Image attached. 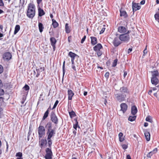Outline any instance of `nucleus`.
<instances>
[{"label": "nucleus", "mask_w": 159, "mask_h": 159, "mask_svg": "<svg viewBox=\"0 0 159 159\" xmlns=\"http://www.w3.org/2000/svg\"><path fill=\"white\" fill-rule=\"evenodd\" d=\"M35 6L34 4L30 3L28 7L27 12V16L31 18H32L35 15Z\"/></svg>", "instance_id": "obj_1"}, {"label": "nucleus", "mask_w": 159, "mask_h": 159, "mask_svg": "<svg viewBox=\"0 0 159 159\" xmlns=\"http://www.w3.org/2000/svg\"><path fill=\"white\" fill-rule=\"evenodd\" d=\"M45 130L44 127L42 125H40L38 129L39 139L45 135Z\"/></svg>", "instance_id": "obj_2"}, {"label": "nucleus", "mask_w": 159, "mask_h": 159, "mask_svg": "<svg viewBox=\"0 0 159 159\" xmlns=\"http://www.w3.org/2000/svg\"><path fill=\"white\" fill-rule=\"evenodd\" d=\"M129 35L126 34H120L119 37V39L121 41L126 43L129 41Z\"/></svg>", "instance_id": "obj_3"}, {"label": "nucleus", "mask_w": 159, "mask_h": 159, "mask_svg": "<svg viewBox=\"0 0 159 159\" xmlns=\"http://www.w3.org/2000/svg\"><path fill=\"white\" fill-rule=\"evenodd\" d=\"M45 152L46 153L44 156L45 159H52V153L51 150V148H47Z\"/></svg>", "instance_id": "obj_4"}, {"label": "nucleus", "mask_w": 159, "mask_h": 159, "mask_svg": "<svg viewBox=\"0 0 159 159\" xmlns=\"http://www.w3.org/2000/svg\"><path fill=\"white\" fill-rule=\"evenodd\" d=\"M115 96L117 100L120 102L125 100L126 97V94H115Z\"/></svg>", "instance_id": "obj_5"}, {"label": "nucleus", "mask_w": 159, "mask_h": 159, "mask_svg": "<svg viewBox=\"0 0 159 159\" xmlns=\"http://www.w3.org/2000/svg\"><path fill=\"white\" fill-rule=\"evenodd\" d=\"M50 118L51 120L55 124L58 123V119L57 118L55 112L52 111L50 115Z\"/></svg>", "instance_id": "obj_6"}, {"label": "nucleus", "mask_w": 159, "mask_h": 159, "mask_svg": "<svg viewBox=\"0 0 159 159\" xmlns=\"http://www.w3.org/2000/svg\"><path fill=\"white\" fill-rule=\"evenodd\" d=\"M55 133V131L54 129L47 130L46 134L47 136V139H51L54 135Z\"/></svg>", "instance_id": "obj_7"}, {"label": "nucleus", "mask_w": 159, "mask_h": 159, "mask_svg": "<svg viewBox=\"0 0 159 159\" xmlns=\"http://www.w3.org/2000/svg\"><path fill=\"white\" fill-rule=\"evenodd\" d=\"M12 57L11 53L9 52H6L4 53L3 55V58L4 61H8Z\"/></svg>", "instance_id": "obj_8"}, {"label": "nucleus", "mask_w": 159, "mask_h": 159, "mask_svg": "<svg viewBox=\"0 0 159 159\" xmlns=\"http://www.w3.org/2000/svg\"><path fill=\"white\" fill-rule=\"evenodd\" d=\"M140 6L138 4L134 3L133 2H132V8L134 12L140 9Z\"/></svg>", "instance_id": "obj_9"}, {"label": "nucleus", "mask_w": 159, "mask_h": 159, "mask_svg": "<svg viewBox=\"0 0 159 159\" xmlns=\"http://www.w3.org/2000/svg\"><path fill=\"white\" fill-rule=\"evenodd\" d=\"M50 41L52 46V47L53 51L55 50V45L57 43V40L54 37H51L50 38Z\"/></svg>", "instance_id": "obj_10"}, {"label": "nucleus", "mask_w": 159, "mask_h": 159, "mask_svg": "<svg viewBox=\"0 0 159 159\" xmlns=\"http://www.w3.org/2000/svg\"><path fill=\"white\" fill-rule=\"evenodd\" d=\"M119 38L115 37L113 41V44L115 47H117L121 43V42L119 39Z\"/></svg>", "instance_id": "obj_11"}, {"label": "nucleus", "mask_w": 159, "mask_h": 159, "mask_svg": "<svg viewBox=\"0 0 159 159\" xmlns=\"http://www.w3.org/2000/svg\"><path fill=\"white\" fill-rule=\"evenodd\" d=\"M121 107L120 111H122L123 113H125L127 109L128 106L125 103H122L120 105Z\"/></svg>", "instance_id": "obj_12"}, {"label": "nucleus", "mask_w": 159, "mask_h": 159, "mask_svg": "<svg viewBox=\"0 0 159 159\" xmlns=\"http://www.w3.org/2000/svg\"><path fill=\"white\" fill-rule=\"evenodd\" d=\"M118 31L119 33L123 34L126 32L127 30L125 27L123 26H120L118 28Z\"/></svg>", "instance_id": "obj_13"}, {"label": "nucleus", "mask_w": 159, "mask_h": 159, "mask_svg": "<svg viewBox=\"0 0 159 159\" xmlns=\"http://www.w3.org/2000/svg\"><path fill=\"white\" fill-rule=\"evenodd\" d=\"M120 91L121 93V94H126L129 93V91L126 87H123L120 89Z\"/></svg>", "instance_id": "obj_14"}, {"label": "nucleus", "mask_w": 159, "mask_h": 159, "mask_svg": "<svg viewBox=\"0 0 159 159\" xmlns=\"http://www.w3.org/2000/svg\"><path fill=\"white\" fill-rule=\"evenodd\" d=\"M38 15L39 16H42L45 14V12L43 9H41L39 6L38 7Z\"/></svg>", "instance_id": "obj_15"}, {"label": "nucleus", "mask_w": 159, "mask_h": 159, "mask_svg": "<svg viewBox=\"0 0 159 159\" xmlns=\"http://www.w3.org/2000/svg\"><path fill=\"white\" fill-rule=\"evenodd\" d=\"M157 151V148H155L152 151L150 152L147 155L148 157L150 158L153 154L155 153Z\"/></svg>", "instance_id": "obj_16"}, {"label": "nucleus", "mask_w": 159, "mask_h": 159, "mask_svg": "<svg viewBox=\"0 0 159 159\" xmlns=\"http://www.w3.org/2000/svg\"><path fill=\"white\" fill-rule=\"evenodd\" d=\"M68 95V99L71 100L72 97L74 95V93L71 89H68L67 91Z\"/></svg>", "instance_id": "obj_17"}, {"label": "nucleus", "mask_w": 159, "mask_h": 159, "mask_svg": "<svg viewBox=\"0 0 159 159\" xmlns=\"http://www.w3.org/2000/svg\"><path fill=\"white\" fill-rule=\"evenodd\" d=\"M137 112V109L135 106H133L131 107V113L133 115H135Z\"/></svg>", "instance_id": "obj_18"}, {"label": "nucleus", "mask_w": 159, "mask_h": 159, "mask_svg": "<svg viewBox=\"0 0 159 159\" xmlns=\"http://www.w3.org/2000/svg\"><path fill=\"white\" fill-rule=\"evenodd\" d=\"M102 47L100 43H98L93 48V49L95 51L100 50Z\"/></svg>", "instance_id": "obj_19"}, {"label": "nucleus", "mask_w": 159, "mask_h": 159, "mask_svg": "<svg viewBox=\"0 0 159 159\" xmlns=\"http://www.w3.org/2000/svg\"><path fill=\"white\" fill-rule=\"evenodd\" d=\"M151 81L152 84L156 85L158 83V80L157 78L152 77Z\"/></svg>", "instance_id": "obj_20"}, {"label": "nucleus", "mask_w": 159, "mask_h": 159, "mask_svg": "<svg viewBox=\"0 0 159 159\" xmlns=\"http://www.w3.org/2000/svg\"><path fill=\"white\" fill-rule=\"evenodd\" d=\"M91 43L92 45H94L97 43V39L96 38L94 37H91Z\"/></svg>", "instance_id": "obj_21"}, {"label": "nucleus", "mask_w": 159, "mask_h": 159, "mask_svg": "<svg viewBox=\"0 0 159 159\" xmlns=\"http://www.w3.org/2000/svg\"><path fill=\"white\" fill-rule=\"evenodd\" d=\"M44 70V69L42 67H40L39 69L36 68V71L37 74L35 75L36 77L38 78L40 72Z\"/></svg>", "instance_id": "obj_22"}, {"label": "nucleus", "mask_w": 159, "mask_h": 159, "mask_svg": "<svg viewBox=\"0 0 159 159\" xmlns=\"http://www.w3.org/2000/svg\"><path fill=\"white\" fill-rule=\"evenodd\" d=\"M144 135L147 141H149L150 139V133L147 130L144 131Z\"/></svg>", "instance_id": "obj_23"}, {"label": "nucleus", "mask_w": 159, "mask_h": 159, "mask_svg": "<svg viewBox=\"0 0 159 159\" xmlns=\"http://www.w3.org/2000/svg\"><path fill=\"white\" fill-rule=\"evenodd\" d=\"M47 144V141L46 139H41L40 141V146L42 148L44 145H46Z\"/></svg>", "instance_id": "obj_24"}, {"label": "nucleus", "mask_w": 159, "mask_h": 159, "mask_svg": "<svg viewBox=\"0 0 159 159\" xmlns=\"http://www.w3.org/2000/svg\"><path fill=\"white\" fill-rule=\"evenodd\" d=\"M120 16H124V17L125 18H126L128 17V15L127 14V13L124 10H120Z\"/></svg>", "instance_id": "obj_25"}, {"label": "nucleus", "mask_w": 159, "mask_h": 159, "mask_svg": "<svg viewBox=\"0 0 159 159\" xmlns=\"http://www.w3.org/2000/svg\"><path fill=\"white\" fill-rule=\"evenodd\" d=\"M52 123L50 122H48L45 126V127L47 128V130L52 129Z\"/></svg>", "instance_id": "obj_26"}, {"label": "nucleus", "mask_w": 159, "mask_h": 159, "mask_svg": "<svg viewBox=\"0 0 159 159\" xmlns=\"http://www.w3.org/2000/svg\"><path fill=\"white\" fill-rule=\"evenodd\" d=\"M152 73V77L157 78V77L159 75V73L157 70H156L151 72Z\"/></svg>", "instance_id": "obj_27"}, {"label": "nucleus", "mask_w": 159, "mask_h": 159, "mask_svg": "<svg viewBox=\"0 0 159 159\" xmlns=\"http://www.w3.org/2000/svg\"><path fill=\"white\" fill-rule=\"evenodd\" d=\"M68 55L71 58V59L74 60L75 57L77 55L71 52H70L69 53Z\"/></svg>", "instance_id": "obj_28"}, {"label": "nucleus", "mask_w": 159, "mask_h": 159, "mask_svg": "<svg viewBox=\"0 0 159 159\" xmlns=\"http://www.w3.org/2000/svg\"><path fill=\"white\" fill-rule=\"evenodd\" d=\"M65 30L66 33L68 34L70 32V28L68 26V24L66 23L65 25Z\"/></svg>", "instance_id": "obj_29"}, {"label": "nucleus", "mask_w": 159, "mask_h": 159, "mask_svg": "<svg viewBox=\"0 0 159 159\" xmlns=\"http://www.w3.org/2000/svg\"><path fill=\"white\" fill-rule=\"evenodd\" d=\"M38 26L39 31L41 33L43 31V29H44L43 25L42 23L39 22V23Z\"/></svg>", "instance_id": "obj_30"}, {"label": "nucleus", "mask_w": 159, "mask_h": 159, "mask_svg": "<svg viewBox=\"0 0 159 159\" xmlns=\"http://www.w3.org/2000/svg\"><path fill=\"white\" fill-rule=\"evenodd\" d=\"M20 26L19 25H16L15 27L14 34H16L20 30Z\"/></svg>", "instance_id": "obj_31"}, {"label": "nucleus", "mask_w": 159, "mask_h": 159, "mask_svg": "<svg viewBox=\"0 0 159 159\" xmlns=\"http://www.w3.org/2000/svg\"><path fill=\"white\" fill-rule=\"evenodd\" d=\"M136 118V116L134 115L130 116L128 118V120L130 121H133Z\"/></svg>", "instance_id": "obj_32"}, {"label": "nucleus", "mask_w": 159, "mask_h": 159, "mask_svg": "<svg viewBox=\"0 0 159 159\" xmlns=\"http://www.w3.org/2000/svg\"><path fill=\"white\" fill-rule=\"evenodd\" d=\"M48 109H48V110L46 111V112L44 113V116L42 118V120H44L48 116L49 114Z\"/></svg>", "instance_id": "obj_33"}, {"label": "nucleus", "mask_w": 159, "mask_h": 159, "mask_svg": "<svg viewBox=\"0 0 159 159\" xmlns=\"http://www.w3.org/2000/svg\"><path fill=\"white\" fill-rule=\"evenodd\" d=\"M52 25L53 26V27L54 28L57 27L58 25V23L54 19H52Z\"/></svg>", "instance_id": "obj_34"}, {"label": "nucleus", "mask_w": 159, "mask_h": 159, "mask_svg": "<svg viewBox=\"0 0 159 159\" xmlns=\"http://www.w3.org/2000/svg\"><path fill=\"white\" fill-rule=\"evenodd\" d=\"M123 134L122 133L120 132L119 134V140L120 142H122L124 141V139L123 137Z\"/></svg>", "instance_id": "obj_35"}, {"label": "nucleus", "mask_w": 159, "mask_h": 159, "mask_svg": "<svg viewBox=\"0 0 159 159\" xmlns=\"http://www.w3.org/2000/svg\"><path fill=\"white\" fill-rule=\"evenodd\" d=\"M69 113L70 116L71 118L74 117L76 115L75 112L73 111H72L71 112H69Z\"/></svg>", "instance_id": "obj_36"}, {"label": "nucleus", "mask_w": 159, "mask_h": 159, "mask_svg": "<svg viewBox=\"0 0 159 159\" xmlns=\"http://www.w3.org/2000/svg\"><path fill=\"white\" fill-rule=\"evenodd\" d=\"M16 157H18V158H22V153L21 152H18L16 153Z\"/></svg>", "instance_id": "obj_37"}, {"label": "nucleus", "mask_w": 159, "mask_h": 159, "mask_svg": "<svg viewBox=\"0 0 159 159\" xmlns=\"http://www.w3.org/2000/svg\"><path fill=\"white\" fill-rule=\"evenodd\" d=\"M74 60L71 59V61L72 63V68L75 70H76V68L75 66L74 65Z\"/></svg>", "instance_id": "obj_38"}, {"label": "nucleus", "mask_w": 159, "mask_h": 159, "mask_svg": "<svg viewBox=\"0 0 159 159\" xmlns=\"http://www.w3.org/2000/svg\"><path fill=\"white\" fill-rule=\"evenodd\" d=\"M156 20L159 22V13H156L154 15Z\"/></svg>", "instance_id": "obj_39"}, {"label": "nucleus", "mask_w": 159, "mask_h": 159, "mask_svg": "<svg viewBox=\"0 0 159 159\" xmlns=\"http://www.w3.org/2000/svg\"><path fill=\"white\" fill-rule=\"evenodd\" d=\"M65 61H64L63 63V65L62 66V70H63V78L64 75L65 74Z\"/></svg>", "instance_id": "obj_40"}, {"label": "nucleus", "mask_w": 159, "mask_h": 159, "mask_svg": "<svg viewBox=\"0 0 159 159\" xmlns=\"http://www.w3.org/2000/svg\"><path fill=\"white\" fill-rule=\"evenodd\" d=\"M117 59H116L115 60H114L112 64V67H115L117 65Z\"/></svg>", "instance_id": "obj_41"}, {"label": "nucleus", "mask_w": 159, "mask_h": 159, "mask_svg": "<svg viewBox=\"0 0 159 159\" xmlns=\"http://www.w3.org/2000/svg\"><path fill=\"white\" fill-rule=\"evenodd\" d=\"M48 145L49 147L51 148V146L52 144V140H51V139H48Z\"/></svg>", "instance_id": "obj_42"}, {"label": "nucleus", "mask_w": 159, "mask_h": 159, "mask_svg": "<svg viewBox=\"0 0 159 159\" xmlns=\"http://www.w3.org/2000/svg\"><path fill=\"white\" fill-rule=\"evenodd\" d=\"M23 88L26 91H28L30 89V87L28 85L25 84Z\"/></svg>", "instance_id": "obj_43"}, {"label": "nucleus", "mask_w": 159, "mask_h": 159, "mask_svg": "<svg viewBox=\"0 0 159 159\" xmlns=\"http://www.w3.org/2000/svg\"><path fill=\"white\" fill-rule=\"evenodd\" d=\"M97 52V54L98 57H100L101 56L102 54V52L100 50L96 51Z\"/></svg>", "instance_id": "obj_44"}, {"label": "nucleus", "mask_w": 159, "mask_h": 159, "mask_svg": "<svg viewBox=\"0 0 159 159\" xmlns=\"http://www.w3.org/2000/svg\"><path fill=\"white\" fill-rule=\"evenodd\" d=\"M75 122V124H74L73 125V127L76 130V129L77 127V126L78 125V122L77 120H76Z\"/></svg>", "instance_id": "obj_45"}, {"label": "nucleus", "mask_w": 159, "mask_h": 159, "mask_svg": "<svg viewBox=\"0 0 159 159\" xmlns=\"http://www.w3.org/2000/svg\"><path fill=\"white\" fill-rule=\"evenodd\" d=\"M4 93V90L0 88V96L3 95Z\"/></svg>", "instance_id": "obj_46"}, {"label": "nucleus", "mask_w": 159, "mask_h": 159, "mask_svg": "<svg viewBox=\"0 0 159 159\" xmlns=\"http://www.w3.org/2000/svg\"><path fill=\"white\" fill-rule=\"evenodd\" d=\"M58 102H58V100L56 101L55 104L54 105V106H53V108H52V109H54V108H55L56 107L57 105V104L58 103Z\"/></svg>", "instance_id": "obj_47"}, {"label": "nucleus", "mask_w": 159, "mask_h": 159, "mask_svg": "<svg viewBox=\"0 0 159 159\" xmlns=\"http://www.w3.org/2000/svg\"><path fill=\"white\" fill-rule=\"evenodd\" d=\"M146 121L150 122H152V120L150 119V116H148L146 117Z\"/></svg>", "instance_id": "obj_48"}, {"label": "nucleus", "mask_w": 159, "mask_h": 159, "mask_svg": "<svg viewBox=\"0 0 159 159\" xmlns=\"http://www.w3.org/2000/svg\"><path fill=\"white\" fill-rule=\"evenodd\" d=\"M86 38V36L85 35H84V37L82 39L81 41V43H83L84 41H85V39Z\"/></svg>", "instance_id": "obj_49"}, {"label": "nucleus", "mask_w": 159, "mask_h": 159, "mask_svg": "<svg viewBox=\"0 0 159 159\" xmlns=\"http://www.w3.org/2000/svg\"><path fill=\"white\" fill-rule=\"evenodd\" d=\"M3 70V69L2 66L0 65V74L2 73Z\"/></svg>", "instance_id": "obj_50"}, {"label": "nucleus", "mask_w": 159, "mask_h": 159, "mask_svg": "<svg viewBox=\"0 0 159 159\" xmlns=\"http://www.w3.org/2000/svg\"><path fill=\"white\" fill-rule=\"evenodd\" d=\"M109 73L108 72H106L105 74V77L107 79H108L109 77Z\"/></svg>", "instance_id": "obj_51"}, {"label": "nucleus", "mask_w": 159, "mask_h": 159, "mask_svg": "<svg viewBox=\"0 0 159 159\" xmlns=\"http://www.w3.org/2000/svg\"><path fill=\"white\" fill-rule=\"evenodd\" d=\"M105 28H102V29L100 31V34H101L103 33L104 31H105Z\"/></svg>", "instance_id": "obj_52"}, {"label": "nucleus", "mask_w": 159, "mask_h": 159, "mask_svg": "<svg viewBox=\"0 0 159 159\" xmlns=\"http://www.w3.org/2000/svg\"><path fill=\"white\" fill-rule=\"evenodd\" d=\"M122 147L124 149H125L127 148L128 146L126 144H123L122 145Z\"/></svg>", "instance_id": "obj_53"}, {"label": "nucleus", "mask_w": 159, "mask_h": 159, "mask_svg": "<svg viewBox=\"0 0 159 159\" xmlns=\"http://www.w3.org/2000/svg\"><path fill=\"white\" fill-rule=\"evenodd\" d=\"M4 4L2 0H0V6H3Z\"/></svg>", "instance_id": "obj_54"}, {"label": "nucleus", "mask_w": 159, "mask_h": 159, "mask_svg": "<svg viewBox=\"0 0 159 159\" xmlns=\"http://www.w3.org/2000/svg\"><path fill=\"white\" fill-rule=\"evenodd\" d=\"M147 48L146 47L145 49L143 51V56H144L146 54H147Z\"/></svg>", "instance_id": "obj_55"}, {"label": "nucleus", "mask_w": 159, "mask_h": 159, "mask_svg": "<svg viewBox=\"0 0 159 159\" xmlns=\"http://www.w3.org/2000/svg\"><path fill=\"white\" fill-rule=\"evenodd\" d=\"M42 0H37V2L38 6H39V4L42 2Z\"/></svg>", "instance_id": "obj_56"}, {"label": "nucleus", "mask_w": 159, "mask_h": 159, "mask_svg": "<svg viewBox=\"0 0 159 159\" xmlns=\"http://www.w3.org/2000/svg\"><path fill=\"white\" fill-rule=\"evenodd\" d=\"M132 51V48H129L128 49V53H129Z\"/></svg>", "instance_id": "obj_57"}, {"label": "nucleus", "mask_w": 159, "mask_h": 159, "mask_svg": "<svg viewBox=\"0 0 159 159\" xmlns=\"http://www.w3.org/2000/svg\"><path fill=\"white\" fill-rule=\"evenodd\" d=\"M3 98L2 97H0V102H3Z\"/></svg>", "instance_id": "obj_58"}, {"label": "nucleus", "mask_w": 159, "mask_h": 159, "mask_svg": "<svg viewBox=\"0 0 159 159\" xmlns=\"http://www.w3.org/2000/svg\"><path fill=\"white\" fill-rule=\"evenodd\" d=\"M127 159H131L130 156L129 155H127L126 156Z\"/></svg>", "instance_id": "obj_59"}, {"label": "nucleus", "mask_w": 159, "mask_h": 159, "mask_svg": "<svg viewBox=\"0 0 159 159\" xmlns=\"http://www.w3.org/2000/svg\"><path fill=\"white\" fill-rule=\"evenodd\" d=\"M145 3V0H143L141 2H140V4H141V5H143Z\"/></svg>", "instance_id": "obj_60"}, {"label": "nucleus", "mask_w": 159, "mask_h": 159, "mask_svg": "<svg viewBox=\"0 0 159 159\" xmlns=\"http://www.w3.org/2000/svg\"><path fill=\"white\" fill-rule=\"evenodd\" d=\"M127 75V72L126 71H124V78L125 77V76H126Z\"/></svg>", "instance_id": "obj_61"}, {"label": "nucleus", "mask_w": 159, "mask_h": 159, "mask_svg": "<svg viewBox=\"0 0 159 159\" xmlns=\"http://www.w3.org/2000/svg\"><path fill=\"white\" fill-rule=\"evenodd\" d=\"M3 86V84L1 80H0V87H2Z\"/></svg>", "instance_id": "obj_62"}, {"label": "nucleus", "mask_w": 159, "mask_h": 159, "mask_svg": "<svg viewBox=\"0 0 159 159\" xmlns=\"http://www.w3.org/2000/svg\"><path fill=\"white\" fill-rule=\"evenodd\" d=\"M144 125L145 127H147L148 125V123L147 122H145L144 123Z\"/></svg>", "instance_id": "obj_63"}, {"label": "nucleus", "mask_w": 159, "mask_h": 159, "mask_svg": "<svg viewBox=\"0 0 159 159\" xmlns=\"http://www.w3.org/2000/svg\"><path fill=\"white\" fill-rule=\"evenodd\" d=\"M87 93H88L87 92L85 91V92H84V96H85L87 95Z\"/></svg>", "instance_id": "obj_64"}]
</instances>
